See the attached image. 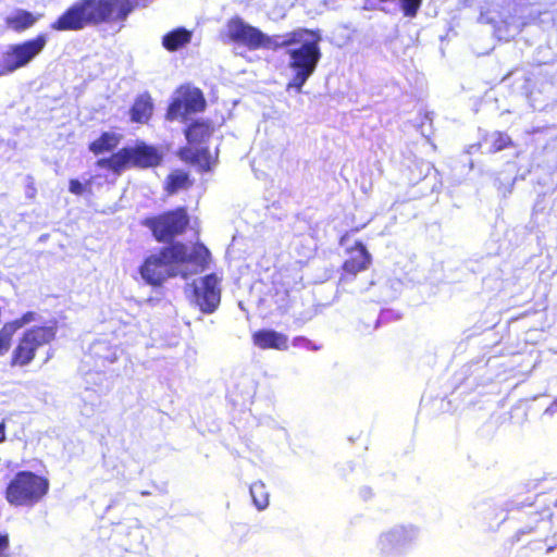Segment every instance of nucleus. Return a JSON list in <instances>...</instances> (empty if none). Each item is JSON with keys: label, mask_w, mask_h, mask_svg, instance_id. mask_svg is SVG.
Returning <instances> with one entry per match:
<instances>
[{"label": "nucleus", "mask_w": 557, "mask_h": 557, "mask_svg": "<svg viewBox=\"0 0 557 557\" xmlns=\"http://www.w3.org/2000/svg\"><path fill=\"white\" fill-rule=\"evenodd\" d=\"M210 260V251L202 244L189 249L182 243L164 247L159 253L148 257L140 268L141 277L151 285H161L168 277H187L203 270Z\"/></svg>", "instance_id": "nucleus-1"}, {"label": "nucleus", "mask_w": 557, "mask_h": 557, "mask_svg": "<svg viewBox=\"0 0 557 557\" xmlns=\"http://www.w3.org/2000/svg\"><path fill=\"white\" fill-rule=\"evenodd\" d=\"M133 10L132 0H78L51 24V28L79 30L87 25L123 22Z\"/></svg>", "instance_id": "nucleus-2"}, {"label": "nucleus", "mask_w": 557, "mask_h": 557, "mask_svg": "<svg viewBox=\"0 0 557 557\" xmlns=\"http://www.w3.org/2000/svg\"><path fill=\"white\" fill-rule=\"evenodd\" d=\"M278 39L281 47H290L287 51L289 55L288 66L293 72V77L287 85V89L301 91L302 86L314 73L321 59L319 42L321 37L312 30L299 28L286 35H281Z\"/></svg>", "instance_id": "nucleus-3"}, {"label": "nucleus", "mask_w": 557, "mask_h": 557, "mask_svg": "<svg viewBox=\"0 0 557 557\" xmlns=\"http://www.w3.org/2000/svg\"><path fill=\"white\" fill-rule=\"evenodd\" d=\"M161 160L162 154L157 148L140 143L135 147L123 148L110 158L99 159L97 165L120 174L129 163L139 168H151L158 165Z\"/></svg>", "instance_id": "nucleus-4"}, {"label": "nucleus", "mask_w": 557, "mask_h": 557, "mask_svg": "<svg viewBox=\"0 0 557 557\" xmlns=\"http://www.w3.org/2000/svg\"><path fill=\"white\" fill-rule=\"evenodd\" d=\"M226 34L231 41L247 46L250 50L256 49H277L281 35L268 36L259 28L245 23L239 17H234L226 24Z\"/></svg>", "instance_id": "nucleus-5"}, {"label": "nucleus", "mask_w": 557, "mask_h": 557, "mask_svg": "<svg viewBox=\"0 0 557 557\" xmlns=\"http://www.w3.org/2000/svg\"><path fill=\"white\" fill-rule=\"evenodd\" d=\"M57 334L55 324L35 326L24 332L12 355V363L28 364L36 355V350L52 342Z\"/></svg>", "instance_id": "nucleus-6"}, {"label": "nucleus", "mask_w": 557, "mask_h": 557, "mask_svg": "<svg viewBox=\"0 0 557 557\" xmlns=\"http://www.w3.org/2000/svg\"><path fill=\"white\" fill-rule=\"evenodd\" d=\"M47 42L48 35L39 34L33 39L10 46L2 54L5 74H11L29 64L44 51Z\"/></svg>", "instance_id": "nucleus-7"}, {"label": "nucleus", "mask_w": 557, "mask_h": 557, "mask_svg": "<svg viewBox=\"0 0 557 557\" xmlns=\"http://www.w3.org/2000/svg\"><path fill=\"white\" fill-rule=\"evenodd\" d=\"M191 289V301L202 313H212L216 310L221 300V290L219 288V278L215 274H209L195 281Z\"/></svg>", "instance_id": "nucleus-8"}, {"label": "nucleus", "mask_w": 557, "mask_h": 557, "mask_svg": "<svg viewBox=\"0 0 557 557\" xmlns=\"http://www.w3.org/2000/svg\"><path fill=\"white\" fill-rule=\"evenodd\" d=\"M205 107L206 100L200 89L182 86L168 109L166 117L176 120L189 113L200 112Z\"/></svg>", "instance_id": "nucleus-9"}, {"label": "nucleus", "mask_w": 557, "mask_h": 557, "mask_svg": "<svg viewBox=\"0 0 557 557\" xmlns=\"http://www.w3.org/2000/svg\"><path fill=\"white\" fill-rule=\"evenodd\" d=\"M188 215L185 209L180 208L166 212L152 222V232L158 240L166 242L184 232L188 224Z\"/></svg>", "instance_id": "nucleus-10"}, {"label": "nucleus", "mask_w": 557, "mask_h": 557, "mask_svg": "<svg viewBox=\"0 0 557 557\" xmlns=\"http://www.w3.org/2000/svg\"><path fill=\"white\" fill-rule=\"evenodd\" d=\"M253 344L261 349H287V336L273 330H261L253 334Z\"/></svg>", "instance_id": "nucleus-11"}, {"label": "nucleus", "mask_w": 557, "mask_h": 557, "mask_svg": "<svg viewBox=\"0 0 557 557\" xmlns=\"http://www.w3.org/2000/svg\"><path fill=\"white\" fill-rule=\"evenodd\" d=\"M370 263V255L366 247L358 243L351 250L350 257L344 263V271L350 274H356L367 269Z\"/></svg>", "instance_id": "nucleus-12"}, {"label": "nucleus", "mask_w": 557, "mask_h": 557, "mask_svg": "<svg viewBox=\"0 0 557 557\" xmlns=\"http://www.w3.org/2000/svg\"><path fill=\"white\" fill-rule=\"evenodd\" d=\"M47 490H5V498L15 506H33Z\"/></svg>", "instance_id": "nucleus-13"}, {"label": "nucleus", "mask_w": 557, "mask_h": 557, "mask_svg": "<svg viewBox=\"0 0 557 557\" xmlns=\"http://www.w3.org/2000/svg\"><path fill=\"white\" fill-rule=\"evenodd\" d=\"M37 20L33 13L17 9L5 17V24L15 32H23L30 28Z\"/></svg>", "instance_id": "nucleus-14"}, {"label": "nucleus", "mask_w": 557, "mask_h": 557, "mask_svg": "<svg viewBox=\"0 0 557 557\" xmlns=\"http://www.w3.org/2000/svg\"><path fill=\"white\" fill-rule=\"evenodd\" d=\"M407 541V533L404 530H392L380 536L379 545L384 554H388L405 546Z\"/></svg>", "instance_id": "nucleus-15"}, {"label": "nucleus", "mask_w": 557, "mask_h": 557, "mask_svg": "<svg viewBox=\"0 0 557 557\" xmlns=\"http://www.w3.org/2000/svg\"><path fill=\"white\" fill-rule=\"evenodd\" d=\"M49 481L40 475L30 471H21L16 473L14 479L10 482L8 487H48Z\"/></svg>", "instance_id": "nucleus-16"}, {"label": "nucleus", "mask_w": 557, "mask_h": 557, "mask_svg": "<svg viewBox=\"0 0 557 557\" xmlns=\"http://www.w3.org/2000/svg\"><path fill=\"white\" fill-rule=\"evenodd\" d=\"M153 104L149 95H141L131 109L132 121L146 123L152 114Z\"/></svg>", "instance_id": "nucleus-17"}, {"label": "nucleus", "mask_w": 557, "mask_h": 557, "mask_svg": "<svg viewBox=\"0 0 557 557\" xmlns=\"http://www.w3.org/2000/svg\"><path fill=\"white\" fill-rule=\"evenodd\" d=\"M191 34L185 28H176L162 38L163 47L169 51H175L190 41Z\"/></svg>", "instance_id": "nucleus-18"}, {"label": "nucleus", "mask_w": 557, "mask_h": 557, "mask_svg": "<svg viewBox=\"0 0 557 557\" xmlns=\"http://www.w3.org/2000/svg\"><path fill=\"white\" fill-rule=\"evenodd\" d=\"M212 128L206 122H195L185 131L186 138L190 144H202L211 136Z\"/></svg>", "instance_id": "nucleus-19"}, {"label": "nucleus", "mask_w": 557, "mask_h": 557, "mask_svg": "<svg viewBox=\"0 0 557 557\" xmlns=\"http://www.w3.org/2000/svg\"><path fill=\"white\" fill-rule=\"evenodd\" d=\"M189 185L188 174L182 170H176L168 176L165 189L169 194H175L181 189L188 188Z\"/></svg>", "instance_id": "nucleus-20"}, {"label": "nucleus", "mask_w": 557, "mask_h": 557, "mask_svg": "<svg viewBox=\"0 0 557 557\" xmlns=\"http://www.w3.org/2000/svg\"><path fill=\"white\" fill-rule=\"evenodd\" d=\"M119 144V137L115 134L103 133L97 140L92 141L89 146L90 151L94 153H102L111 151Z\"/></svg>", "instance_id": "nucleus-21"}, {"label": "nucleus", "mask_w": 557, "mask_h": 557, "mask_svg": "<svg viewBox=\"0 0 557 557\" xmlns=\"http://www.w3.org/2000/svg\"><path fill=\"white\" fill-rule=\"evenodd\" d=\"M485 143L490 145L488 152L495 153L511 145L510 137L502 132H493L485 137Z\"/></svg>", "instance_id": "nucleus-22"}, {"label": "nucleus", "mask_w": 557, "mask_h": 557, "mask_svg": "<svg viewBox=\"0 0 557 557\" xmlns=\"http://www.w3.org/2000/svg\"><path fill=\"white\" fill-rule=\"evenodd\" d=\"M90 352L92 356L102 359L109 363H112L116 359L115 352L108 346L104 342L94 343L90 347Z\"/></svg>", "instance_id": "nucleus-23"}, {"label": "nucleus", "mask_w": 557, "mask_h": 557, "mask_svg": "<svg viewBox=\"0 0 557 557\" xmlns=\"http://www.w3.org/2000/svg\"><path fill=\"white\" fill-rule=\"evenodd\" d=\"M17 331L12 322L5 323L0 330V355L7 352L11 346L13 334Z\"/></svg>", "instance_id": "nucleus-24"}, {"label": "nucleus", "mask_w": 557, "mask_h": 557, "mask_svg": "<svg viewBox=\"0 0 557 557\" xmlns=\"http://www.w3.org/2000/svg\"><path fill=\"white\" fill-rule=\"evenodd\" d=\"M255 506L261 510L269 504V494L265 490H249Z\"/></svg>", "instance_id": "nucleus-25"}, {"label": "nucleus", "mask_w": 557, "mask_h": 557, "mask_svg": "<svg viewBox=\"0 0 557 557\" xmlns=\"http://www.w3.org/2000/svg\"><path fill=\"white\" fill-rule=\"evenodd\" d=\"M209 159L210 154L206 148L196 149L193 153V161L198 163L203 171L210 170Z\"/></svg>", "instance_id": "nucleus-26"}, {"label": "nucleus", "mask_w": 557, "mask_h": 557, "mask_svg": "<svg viewBox=\"0 0 557 557\" xmlns=\"http://www.w3.org/2000/svg\"><path fill=\"white\" fill-rule=\"evenodd\" d=\"M422 0H401V9L405 16L414 17L421 5Z\"/></svg>", "instance_id": "nucleus-27"}, {"label": "nucleus", "mask_w": 557, "mask_h": 557, "mask_svg": "<svg viewBox=\"0 0 557 557\" xmlns=\"http://www.w3.org/2000/svg\"><path fill=\"white\" fill-rule=\"evenodd\" d=\"M35 321H37V313H35L33 311H28V312L24 313L20 319L12 321V323L18 330V329L23 327L24 325H27Z\"/></svg>", "instance_id": "nucleus-28"}, {"label": "nucleus", "mask_w": 557, "mask_h": 557, "mask_svg": "<svg viewBox=\"0 0 557 557\" xmlns=\"http://www.w3.org/2000/svg\"><path fill=\"white\" fill-rule=\"evenodd\" d=\"M69 189L74 195H82L85 190V185L82 184L78 180H71Z\"/></svg>", "instance_id": "nucleus-29"}, {"label": "nucleus", "mask_w": 557, "mask_h": 557, "mask_svg": "<svg viewBox=\"0 0 557 557\" xmlns=\"http://www.w3.org/2000/svg\"><path fill=\"white\" fill-rule=\"evenodd\" d=\"M10 545L9 536L5 533L0 532V557L7 556L5 552Z\"/></svg>", "instance_id": "nucleus-30"}, {"label": "nucleus", "mask_w": 557, "mask_h": 557, "mask_svg": "<svg viewBox=\"0 0 557 557\" xmlns=\"http://www.w3.org/2000/svg\"><path fill=\"white\" fill-rule=\"evenodd\" d=\"M294 345L295 346H304V347H306L308 349H317V347L313 346V344L309 339H307L305 337H296L294 339Z\"/></svg>", "instance_id": "nucleus-31"}, {"label": "nucleus", "mask_w": 557, "mask_h": 557, "mask_svg": "<svg viewBox=\"0 0 557 557\" xmlns=\"http://www.w3.org/2000/svg\"><path fill=\"white\" fill-rule=\"evenodd\" d=\"M547 414L557 413V399L545 410Z\"/></svg>", "instance_id": "nucleus-32"}, {"label": "nucleus", "mask_w": 557, "mask_h": 557, "mask_svg": "<svg viewBox=\"0 0 557 557\" xmlns=\"http://www.w3.org/2000/svg\"><path fill=\"white\" fill-rule=\"evenodd\" d=\"M5 441V425L0 423V443Z\"/></svg>", "instance_id": "nucleus-33"}, {"label": "nucleus", "mask_w": 557, "mask_h": 557, "mask_svg": "<svg viewBox=\"0 0 557 557\" xmlns=\"http://www.w3.org/2000/svg\"><path fill=\"white\" fill-rule=\"evenodd\" d=\"M4 75H7V74H5L3 61L1 60V63H0V76H4Z\"/></svg>", "instance_id": "nucleus-34"}]
</instances>
